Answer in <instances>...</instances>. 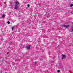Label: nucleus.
I'll return each mask as SVG.
<instances>
[{"label": "nucleus", "mask_w": 73, "mask_h": 73, "mask_svg": "<svg viewBox=\"0 0 73 73\" xmlns=\"http://www.w3.org/2000/svg\"><path fill=\"white\" fill-rule=\"evenodd\" d=\"M15 27V26H13V27H12V31H13V29H14V27Z\"/></svg>", "instance_id": "obj_7"}, {"label": "nucleus", "mask_w": 73, "mask_h": 73, "mask_svg": "<svg viewBox=\"0 0 73 73\" xmlns=\"http://www.w3.org/2000/svg\"><path fill=\"white\" fill-rule=\"evenodd\" d=\"M15 7L14 8V9L15 10V11H16V10H17V8H18V5H19L20 4V3L17 1H15Z\"/></svg>", "instance_id": "obj_1"}, {"label": "nucleus", "mask_w": 73, "mask_h": 73, "mask_svg": "<svg viewBox=\"0 0 73 73\" xmlns=\"http://www.w3.org/2000/svg\"><path fill=\"white\" fill-rule=\"evenodd\" d=\"M5 17V14H4L2 15L1 18H2V17H3V18H4V17Z\"/></svg>", "instance_id": "obj_5"}, {"label": "nucleus", "mask_w": 73, "mask_h": 73, "mask_svg": "<svg viewBox=\"0 0 73 73\" xmlns=\"http://www.w3.org/2000/svg\"><path fill=\"white\" fill-rule=\"evenodd\" d=\"M71 29L72 31H73V26L71 27Z\"/></svg>", "instance_id": "obj_6"}, {"label": "nucleus", "mask_w": 73, "mask_h": 73, "mask_svg": "<svg viewBox=\"0 0 73 73\" xmlns=\"http://www.w3.org/2000/svg\"><path fill=\"white\" fill-rule=\"evenodd\" d=\"M4 59H3L2 60V61L3 62V61H4Z\"/></svg>", "instance_id": "obj_12"}, {"label": "nucleus", "mask_w": 73, "mask_h": 73, "mask_svg": "<svg viewBox=\"0 0 73 73\" xmlns=\"http://www.w3.org/2000/svg\"><path fill=\"white\" fill-rule=\"evenodd\" d=\"M5 73H7V72H6V73L5 72Z\"/></svg>", "instance_id": "obj_16"}, {"label": "nucleus", "mask_w": 73, "mask_h": 73, "mask_svg": "<svg viewBox=\"0 0 73 73\" xmlns=\"http://www.w3.org/2000/svg\"><path fill=\"white\" fill-rule=\"evenodd\" d=\"M29 6H30L29 5V4L27 5L28 7H29Z\"/></svg>", "instance_id": "obj_11"}, {"label": "nucleus", "mask_w": 73, "mask_h": 73, "mask_svg": "<svg viewBox=\"0 0 73 73\" xmlns=\"http://www.w3.org/2000/svg\"><path fill=\"white\" fill-rule=\"evenodd\" d=\"M7 54H9V53H8V52H7Z\"/></svg>", "instance_id": "obj_15"}, {"label": "nucleus", "mask_w": 73, "mask_h": 73, "mask_svg": "<svg viewBox=\"0 0 73 73\" xmlns=\"http://www.w3.org/2000/svg\"><path fill=\"white\" fill-rule=\"evenodd\" d=\"M62 27L64 28H67L68 27H69V25H67L66 26L65 25H63Z\"/></svg>", "instance_id": "obj_2"}, {"label": "nucleus", "mask_w": 73, "mask_h": 73, "mask_svg": "<svg viewBox=\"0 0 73 73\" xmlns=\"http://www.w3.org/2000/svg\"><path fill=\"white\" fill-rule=\"evenodd\" d=\"M40 61H42V59H40Z\"/></svg>", "instance_id": "obj_14"}, {"label": "nucleus", "mask_w": 73, "mask_h": 73, "mask_svg": "<svg viewBox=\"0 0 73 73\" xmlns=\"http://www.w3.org/2000/svg\"><path fill=\"white\" fill-rule=\"evenodd\" d=\"M73 6V4H71L70 5V7H72Z\"/></svg>", "instance_id": "obj_8"}, {"label": "nucleus", "mask_w": 73, "mask_h": 73, "mask_svg": "<svg viewBox=\"0 0 73 73\" xmlns=\"http://www.w3.org/2000/svg\"><path fill=\"white\" fill-rule=\"evenodd\" d=\"M60 72V70H58V71H57V72H58V73H59V72Z\"/></svg>", "instance_id": "obj_9"}, {"label": "nucleus", "mask_w": 73, "mask_h": 73, "mask_svg": "<svg viewBox=\"0 0 73 73\" xmlns=\"http://www.w3.org/2000/svg\"><path fill=\"white\" fill-rule=\"evenodd\" d=\"M62 60H63V59H65V58H66V56L64 54H62Z\"/></svg>", "instance_id": "obj_4"}, {"label": "nucleus", "mask_w": 73, "mask_h": 73, "mask_svg": "<svg viewBox=\"0 0 73 73\" xmlns=\"http://www.w3.org/2000/svg\"><path fill=\"white\" fill-rule=\"evenodd\" d=\"M7 23L8 24H10V22L9 21H8Z\"/></svg>", "instance_id": "obj_10"}, {"label": "nucleus", "mask_w": 73, "mask_h": 73, "mask_svg": "<svg viewBox=\"0 0 73 73\" xmlns=\"http://www.w3.org/2000/svg\"><path fill=\"white\" fill-rule=\"evenodd\" d=\"M31 45H28L27 47H26V48L27 49H28V50H29V49H31Z\"/></svg>", "instance_id": "obj_3"}, {"label": "nucleus", "mask_w": 73, "mask_h": 73, "mask_svg": "<svg viewBox=\"0 0 73 73\" xmlns=\"http://www.w3.org/2000/svg\"><path fill=\"white\" fill-rule=\"evenodd\" d=\"M36 63H37V62H35V64H36Z\"/></svg>", "instance_id": "obj_13"}]
</instances>
